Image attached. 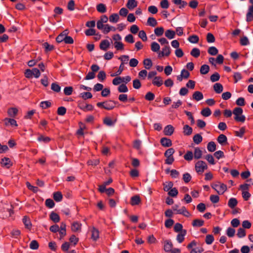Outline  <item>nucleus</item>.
Here are the masks:
<instances>
[{"mask_svg": "<svg viewBox=\"0 0 253 253\" xmlns=\"http://www.w3.org/2000/svg\"><path fill=\"white\" fill-rule=\"evenodd\" d=\"M175 151L173 148L168 149L165 153V156L166 157L165 163L168 165H171L174 162V158L172 156Z\"/></svg>", "mask_w": 253, "mask_h": 253, "instance_id": "nucleus-1", "label": "nucleus"}, {"mask_svg": "<svg viewBox=\"0 0 253 253\" xmlns=\"http://www.w3.org/2000/svg\"><path fill=\"white\" fill-rule=\"evenodd\" d=\"M195 168L197 173L202 174L208 169V166L204 161H198L195 164Z\"/></svg>", "mask_w": 253, "mask_h": 253, "instance_id": "nucleus-2", "label": "nucleus"}, {"mask_svg": "<svg viewBox=\"0 0 253 253\" xmlns=\"http://www.w3.org/2000/svg\"><path fill=\"white\" fill-rule=\"evenodd\" d=\"M172 210L175 211V214H181L186 217H189L191 215V214L186 210L185 207H182L179 208L178 205H175L172 207Z\"/></svg>", "mask_w": 253, "mask_h": 253, "instance_id": "nucleus-3", "label": "nucleus"}, {"mask_svg": "<svg viewBox=\"0 0 253 253\" xmlns=\"http://www.w3.org/2000/svg\"><path fill=\"white\" fill-rule=\"evenodd\" d=\"M211 187L220 195L223 194L227 190L226 185L223 183L214 184Z\"/></svg>", "mask_w": 253, "mask_h": 253, "instance_id": "nucleus-4", "label": "nucleus"}, {"mask_svg": "<svg viewBox=\"0 0 253 253\" xmlns=\"http://www.w3.org/2000/svg\"><path fill=\"white\" fill-rule=\"evenodd\" d=\"M171 53L170 48L169 45H165L162 50L158 53V57L169 56Z\"/></svg>", "mask_w": 253, "mask_h": 253, "instance_id": "nucleus-5", "label": "nucleus"}, {"mask_svg": "<svg viewBox=\"0 0 253 253\" xmlns=\"http://www.w3.org/2000/svg\"><path fill=\"white\" fill-rule=\"evenodd\" d=\"M82 224L79 222H73L71 226V230L74 232H80L81 231Z\"/></svg>", "mask_w": 253, "mask_h": 253, "instance_id": "nucleus-6", "label": "nucleus"}, {"mask_svg": "<svg viewBox=\"0 0 253 253\" xmlns=\"http://www.w3.org/2000/svg\"><path fill=\"white\" fill-rule=\"evenodd\" d=\"M0 164L2 167H5L7 169L9 168L12 165V163L9 158L7 157L1 159Z\"/></svg>", "mask_w": 253, "mask_h": 253, "instance_id": "nucleus-7", "label": "nucleus"}, {"mask_svg": "<svg viewBox=\"0 0 253 253\" xmlns=\"http://www.w3.org/2000/svg\"><path fill=\"white\" fill-rule=\"evenodd\" d=\"M116 102L111 100L104 102V109L110 110L113 109L116 105Z\"/></svg>", "mask_w": 253, "mask_h": 253, "instance_id": "nucleus-8", "label": "nucleus"}, {"mask_svg": "<svg viewBox=\"0 0 253 253\" xmlns=\"http://www.w3.org/2000/svg\"><path fill=\"white\" fill-rule=\"evenodd\" d=\"M152 84L159 87L161 86L163 84L162 78L160 76H155L152 80Z\"/></svg>", "mask_w": 253, "mask_h": 253, "instance_id": "nucleus-9", "label": "nucleus"}, {"mask_svg": "<svg viewBox=\"0 0 253 253\" xmlns=\"http://www.w3.org/2000/svg\"><path fill=\"white\" fill-rule=\"evenodd\" d=\"M174 131V127L171 125L167 126L164 129V133L166 135H171Z\"/></svg>", "mask_w": 253, "mask_h": 253, "instance_id": "nucleus-10", "label": "nucleus"}, {"mask_svg": "<svg viewBox=\"0 0 253 253\" xmlns=\"http://www.w3.org/2000/svg\"><path fill=\"white\" fill-rule=\"evenodd\" d=\"M18 110L15 107H11L7 110L8 115L12 118L15 117L18 114Z\"/></svg>", "mask_w": 253, "mask_h": 253, "instance_id": "nucleus-11", "label": "nucleus"}, {"mask_svg": "<svg viewBox=\"0 0 253 253\" xmlns=\"http://www.w3.org/2000/svg\"><path fill=\"white\" fill-rule=\"evenodd\" d=\"M141 202V199L139 195H135L131 198L130 204L132 206L137 205Z\"/></svg>", "mask_w": 253, "mask_h": 253, "instance_id": "nucleus-12", "label": "nucleus"}, {"mask_svg": "<svg viewBox=\"0 0 253 253\" xmlns=\"http://www.w3.org/2000/svg\"><path fill=\"white\" fill-rule=\"evenodd\" d=\"M192 98L196 101H199L203 99L204 96L201 92L196 91L194 92V93L193 94Z\"/></svg>", "mask_w": 253, "mask_h": 253, "instance_id": "nucleus-13", "label": "nucleus"}, {"mask_svg": "<svg viewBox=\"0 0 253 253\" xmlns=\"http://www.w3.org/2000/svg\"><path fill=\"white\" fill-rule=\"evenodd\" d=\"M161 143L164 147H170L172 145V142L170 139L166 137H163L161 139Z\"/></svg>", "mask_w": 253, "mask_h": 253, "instance_id": "nucleus-14", "label": "nucleus"}, {"mask_svg": "<svg viewBox=\"0 0 253 253\" xmlns=\"http://www.w3.org/2000/svg\"><path fill=\"white\" fill-rule=\"evenodd\" d=\"M110 46V42L108 40H103L100 43L101 49L106 51Z\"/></svg>", "mask_w": 253, "mask_h": 253, "instance_id": "nucleus-15", "label": "nucleus"}, {"mask_svg": "<svg viewBox=\"0 0 253 253\" xmlns=\"http://www.w3.org/2000/svg\"><path fill=\"white\" fill-rule=\"evenodd\" d=\"M3 121L5 126H8L9 124L12 126H18L16 121L12 118H6L3 120Z\"/></svg>", "mask_w": 253, "mask_h": 253, "instance_id": "nucleus-16", "label": "nucleus"}, {"mask_svg": "<svg viewBox=\"0 0 253 253\" xmlns=\"http://www.w3.org/2000/svg\"><path fill=\"white\" fill-rule=\"evenodd\" d=\"M137 5V2L135 0H128L126 3V7L129 9H133Z\"/></svg>", "mask_w": 253, "mask_h": 253, "instance_id": "nucleus-17", "label": "nucleus"}, {"mask_svg": "<svg viewBox=\"0 0 253 253\" xmlns=\"http://www.w3.org/2000/svg\"><path fill=\"white\" fill-rule=\"evenodd\" d=\"M217 140L219 143L222 145H223L224 144L227 143V138L224 134H221L218 136Z\"/></svg>", "mask_w": 253, "mask_h": 253, "instance_id": "nucleus-18", "label": "nucleus"}, {"mask_svg": "<svg viewBox=\"0 0 253 253\" xmlns=\"http://www.w3.org/2000/svg\"><path fill=\"white\" fill-rule=\"evenodd\" d=\"M172 248V244L170 241H166L164 243V250L167 252H170Z\"/></svg>", "mask_w": 253, "mask_h": 253, "instance_id": "nucleus-19", "label": "nucleus"}, {"mask_svg": "<svg viewBox=\"0 0 253 253\" xmlns=\"http://www.w3.org/2000/svg\"><path fill=\"white\" fill-rule=\"evenodd\" d=\"M238 201L237 199L235 198H230L228 203V206L231 209H233L237 205Z\"/></svg>", "mask_w": 253, "mask_h": 253, "instance_id": "nucleus-20", "label": "nucleus"}, {"mask_svg": "<svg viewBox=\"0 0 253 253\" xmlns=\"http://www.w3.org/2000/svg\"><path fill=\"white\" fill-rule=\"evenodd\" d=\"M194 157L196 159H199L201 158L202 156V151L198 147L195 148L194 152Z\"/></svg>", "mask_w": 253, "mask_h": 253, "instance_id": "nucleus-21", "label": "nucleus"}, {"mask_svg": "<svg viewBox=\"0 0 253 253\" xmlns=\"http://www.w3.org/2000/svg\"><path fill=\"white\" fill-rule=\"evenodd\" d=\"M213 89L217 93H220L222 92L223 87L222 85L220 83H215L213 85Z\"/></svg>", "mask_w": 253, "mask_h": 253, "instance_id": "nucleus-22", "label": "nucleus"}, {"mask_svg": "<svg viewBox=\"0 0 253 253\" xmlns=\"http://www.w3.org/2000/svg\"><path fill=\"white\" fill-rule=\"evenodd\" d=\"M186 234V231L184 230L181 231V232L177 235L176 237V240L179 243H182L184 241V236H185Z\"/></svg>", "mask_w": 253, "mask_h": 253, "instance_id": "nucleus-23", "label": "nucleus"}, {"mask_svg": "<svg viewBox=\"0 0 253 253\" xmlns=\"http://www.w3.org/2000/svg\"><path fill=\"white\" fill-rule=\"evenodd\" d=\"M151 49L153 52H157L158 53L160 52V45L155 42H152L151 44Z\"/></svg>", "mask_w": 253, "mask_h": 253, "instance_id": "nucleus-24", "label": "nucleus"}, {"mask_svg": "<svg viewBox=\"0 0 253 253\" xmlns=\"http://www.w3.org/2000/svg\"><path fill=\"white\" fill-rule=\"evenodd\" d=\"M99 238V231L95 227H93L91 230V238L94 240H97Z\"/></svg>", "mask_w": 253, "mask_h": 253, "instance_id": "nucleus-25", "label": "nucleus"}, {"mask_svg": "<svg viewBox=\"0 0 253 253\" xmlns=\"http://www.w3.org/2000/svg\"><path fill=\"white\" fill-rule=\"evenodd\" d=\"M165 35L169 39H172L175 37V32L171 30H167L166 31Z\"/></svg>", "mask_w": 253, "mask_h": 253, "instance_id": "nucleus-26", "label": "nucleus"}, {"mask_svg": "<svg viewBox=\"0 0 253 253\" xmlns=\"http://www.w3.org/2000/svg\"><path fill=\"white\" fill-rule=\"evenodd\" d=\"M184 159L187 161H191L194 158L193 153L191 151H188L183 156Z\"/></svg>", "mask_w": 253, "mask_h": 253, "instance_id": "nucleus-27", "label": "nucleus"}, {"mask_svg": "<svg viewBox=\"0 0 253 253\" xmlns=\"http://www.w3.org/2000/svg\"><path fill=\"white\" fill-rule=\"evenodd\" d=\"M143 65L146 69H150L153 65L151 60L149 58L143 60Z\"/></svg>", "mask_w": 253, "mask_h": 253, "instance_id": "nucleus-28", "label": "nucleus"}, {"mask_svg": "<svg viewBox=\"0 0 253 253\" xmlns=\"http://www.w3.org/2000/svg\"><path fill=\"white\" fill-rule=\"evenodd\" d=\"M210 67L209 65L205 64L202 65L200 68V73L202 75H206L209 73Z\"/></svg>", "mask_w": 253, "mask_h": 253, "instance_id": "nucleus-29", "label": "nucleus"}, {"mask_svg": "<svg viewBox=\"0 0 253 253\" xmlns=\"http://www.w3.org/2000/svg\"><path fill=\"white\" fill-rule=\"evenodd\" d=\"M23 222L26 228L28 229H30L31 228L32 224L29 217L26 216H24L23 218Z\"/></svg>", "mask_w": 253, "mask_h": 253, "instance_id": "nucleus-30", "label": "nucleus"}, {"mask_svg": "<svg viewBox=\"0 0 253 253\" xmlns=\"http://www.w3.org/2000/svg\"><path fill=\"white\" fill-rule=\"evenodd\" d=\"M50 219L54 222L57 223L60 221V217L58 214L52 212L50 214Z\"/></svg>", "mask_w": 253, "mask_h": 253, "instance_id": "nucleus-31", "label": "nucleus"}, {"mask_svg": "<svg viewBox=\"0 0 253 253\" xmlns=\"http://www.w3.org/2000/svg\"><path fill=\"white\" fill-rule=\"evenodd\" d=\"M207 149L209 152H214L216 150V144L213 141L209 142L207 145Z\"/></svg>", "mask_w": 253, "mask_h": 253, "instance_id": "nucleus-32", "label": "nucleus"}, {"mask_svg": "<svg viewBox=\"0 0 253 253\" xmlns=\"http://www.w3.org/2000/svg\"><path fill=\"white\" fill-rule=\"evenodd\" d=\"M192 132V128L188 125H186L183 127V133L184 135H189Z\"/></svg>", "mask_w": 253, "mask_h": 253, "instance_id": "nucleus-33", "label": "nucleus"}, {"mask_svg": "<svg viewBox=\"0 0 253 253\" xmlns=\"http://www.w3.org/2000/svg\"><path fill=\"white\" fill-rule=\"evenodd\" d=\"M114 45L117 50H123L124 49V44L121 42H115Z\"/></svg>", "mask_w": 253, "mask_h": 253, "instance_id": "nucleus-34", "label": "nucleus"}, {"mask_svg": "<svg viewBox=\"0 0 253 253\" xmlns=\"http://www.w3.org/2000/svg\"><path fill=\"white\" fill-rule=\"evenodd\" d=\"M116 30V29L115 27L111 26L108 24H106L104 26V28L103 29V32L104 34H107L111 31H115Z\"/></svg>", "mask_w": 253, "mask_h": 253, "instance_id": "nucleus-35", "label": "nucleus"}, {"mask_svg": "<svg viewBox=\"0 0 253 253\" xmlns=\"http://www.w3.org/2000/svg\"><path fill=\"white\" fill-rule=\"evenodd\" d=\"M53 198L56 202H60L63 198L62 194L60 192H56L53 194Z\"/></svg>", "mask_w": 253, "mask_h": 253, "instance_id": "nucleus-36", "label": "nucleus"}, {"mask_svg": "<svg viewBox=\"0 0 253 253\" xmlns=\"http://www.w3.org/2000/svg\"><path fill=\"white\" fill-rule=\"evenodd\" d=\"M204 221L202 219H195L193 221L192 225L194 227H201L204 225Z\"/></svg>", "mask_w": 253, "mask_h": 253, "instance_id": "nucleus-37", "label": "nucleus"}, {"mask_svg": "<svg viewBox=\"0 0 253 253\" xmlns=\"http://www.w3.org/2000/svg\"><path fill=\"white\" fill-rule=\"evenodd\" d=\"M119 19V16L117 13H114L109 17V21L112 23H117Z\"/></svg>", "mask_w": 253, "mask_h": 253, "instance_id": "nucleus-38", "label": "nucleus"}, {"mask_svg": "<svg viewBox=\"0 0 253 253\" xmlns=\"http://www.w3.org/2000/svg\"><path fill=\"white\" fill-rule=\"evenodd\" d=\"M193 139L195 143L199 144L202 141L203 137L200 134H196L193 136Z\"/></svg>", "mask_w": 253, "mask_h": 253, "instance_id": "nucleus-39", "label": "nucleus"}, {"mask_svg": "<svg viewBox=\"0 0 253 253\" xmlns=\"http://www.w3.org/2000/svg\"><path fill=\"white\" fill-rule=\"evenodd\" d=\"M173 2L174 4L179 5V8L184 7L187 4L186 1L182 0H173Z\"/></svg>", "mask_w": 253, "mask_h": 253, "instance_id": "nucleus-40", "label": "nucleus"}, {"mask_svg": "<svg viewBox=\"0 0 253 253\" xmlns=\"http://www.w3.org/2000/svg\"><path fill=\"white\" fill-rule=\"evenodd\" d=\"M97 10L100 13H104L106 11V7L104 4L99 3L96 6Z\"/></svg>", "mask_w": 253, "mask_h": 253, "instance_id": "nucleus-41", "label": "nucleus"}, {"mask_svg": "<svg viewBox=\"0 0 253 253\" xmlns=\"http://www.w3.org/2000/svg\"><path fill=\"white\" fill-rule=\"evenodd\" d=\"M188 40L189 41V42L191 43H196L198 42L199 38L198 36L193 35L190 36L188 38Z\"/></svg>", "mask_w": 253, "mask_h": 253, "instance_id": "nucleus-42", "label": "nucleus"}, {"mask_svg": "<svg viewBox=\"0 0 253 253\" xmlns=\"http://www.w3.org/2000/svg\"><path fill=\"white\" fill-rule=\"evenodd\" d=\"M79 107L84 111H92L93 109V106L91 104H86L85 105H80Z\"/></svg>", "mask_w": 253, "mask_h": 253, "instance_id": "nucleus-43", "label": "nucleus"}, {"mask_svg": "<svg viewBox=\"0 0 253 253\" xmlns=\"http://www.w3.org/2000/svg\"><path fill=\"white\" fill-rule=\"evenodd\" d=\"M116 122V120L113 121L112 119L109 117H106L103 120V123L104 124L108 126H113Z\"/></svg>", "mask_w": 253, "mask_h": 253, "instance_id": "nucleus-44", "label": "nucleus"}, {"mask_svg": "<svg viewBox=\"0 0 253 253\" xmlns=\"http://www.w3.org/2000/svg\"><path fill=\"white\" fill-rule=\"evenodd\" d=\"M147 24L152 27H155L157 25L156 20L153 17H149L147 20Z\"/></svg>", "mask_w": 253, "mask_h": 253, "instance_id": "nucleus-45", "label": "nucleus"}, {"mask_svg": "<svg viewBox=\"0 0 253 253\" xmlns=\"http://www.w3.org/2000/svg\"><path fill=\"white\" fill-rule=\"evenodd\" d=\"M190 54L192 56L197 58L200 56V51L197 48H194L191 50Z\"/></svg>", "mask_w": 253, "mask_h": 253, "instance_id": "nucleus-46", "label": "nucleus"}, {"mask_svg": "<svg viewBox=\"0 0 253 253\" xmlns=\"http://www.w3.org/2000/svg\"><path fill=\"white\" fill-rule=\"evenodd\" d=\"M42 46L45 48L46 52L51 51L54 49V46L53 45L49 44L46 42L42 44Z\"/></svg>", "mask_w": 253, "mask_h": 253, "instance_id": "nucleus-47", "label": "nucleus"}, {"mask_svg": "<svg viewBox=\"0 0 253 253\" xmlns=\"http://www.w3.org/2000/svg\"><path fill=\"white\" fill-rule=\"evenodd\" d=\"M201 113L204 117H209L211 115V112L209 108H206L202 110Z\"/></svg>", "mask_w": 253, "mask_h": 253, "instance_id": "nucleus-48", "label": "nucleus"}, {"mask_svg": "<svg viewBox=\"0 0 253 253\" xmlns=\"http://www.w3.org/2000/svg\"><path fill=\"white\" fill-rule=\"evenodd\" d=\"M80 96L84 99L85 100L89 98H91L92 95L89 92H84L80 94Z\"/></svg>", "mask_w": 253, "mask_h": 253, "instance_id": "nucleus-49", "label": "nucleus"}, {"mask_svg": "<svg viewBox=\"0 0 253 253\" xmlns=\"http://www.w3.org/2000/svg\"><path fill=\"white\" fill-rule=\"evenodd\" d=\"M173 183L172 182H168L164 184V190L165 191H169L170 189H172L173 186Z\"/></svg>", "mask_w": 253, "mask_h": 253, "instance_id": "nucleus-50", "label": "nucleus"}, {"mask_svg": "<svg viewBox=\"0 0 253 253\" xmlns=\"http://www.w3.org/2000/svg\"><path fill=\"white\" fill-rule=\"evenodd\" d=\"M164 29L163 27H158L154 30V33L157 36L160 37L163 35Z\"/></svg>", "mask_w": 253, "mask_h": 253, "instance_id": "nucleus-51", "label": "nucleus"}, {"mask_svg": "<svg viewBox=\"0 0 253 253\" xmlns=\"http://www.w3.org/2000/svg\"><path fill=\"white\" fill-rule=\"evenodd\" d=\"M208 53L211 55H215L218 53L217 49L214 46H211L208 49Z\"/></svg>", "mask_w": 253, "mask_h": 253, "instance_id": "nucleus-52", "label": "nucleus"}, {"mask_svg": "<svg viewBox=\"0 0 253 253\" xmlns=\"http://www.w3.org/2000/svg\"><path fill=\"white\" fill-rule=\"evenodd\" d=\"M51 89L55 92H59L61 90V87L57 83H54L51 85Z\"/></svg>", "mask_w": 253, "mask_h": 253, "instance_id": "nucleus-53", "label": "nucleus"}, {"mask_svg": "<svg viewBox=\"0 0 253 253\" xmlns=\"http://www.w3.org/2000/svg\"><path fill=\"white\" fill-rule=\"evenodd\" d=\"M124 65H123V64H121L119 67L118 70L115 73L111 74V76L115 77V76H117L118 75H120L121 74V73L124 71Z\"/></svg>", "mask_w": 253, "mask_h": 253, "instance_id": "nucleus-54", "label": "nucleus"}, {"mask_svg": "<svg viewBox=\"0 0 253 253\" xmlns=\"http://www.w3.org/2000/svg\"><path fill=\"white\" fill-rule=\"evenodd\" d=\"M119 59L121 61V64L124 65L125 64H126L128 61L129 57L128 55H122L119 58Z\"/></svg>", "mask_w": 253, "mask_h": 253, "instance_id": "nucleus-55", "label": "nucleus"}, {"mask_svg": "<svg viewBox=\"0 0 253 253\" xmlns=\"http://www.w3.org/2000/svg\"><path fill=\"white\" fill-rule=\"evenodd\" d=\"M73 91V88L72 86L65 87L64 89V93L66 95H70Z\"/></svg>", "mask_w": 253, "mask_h": 253, "instance_id": "nucleus-56", "label": "nucleus"}, {"mask_svg": "<svg viewBox=\"0 0 253 253\" xmlns=\"http://www.w3.org/2000/svg\"><path fill=\"white\" fill-rule=\"evenodd\" d=\"M69 241L71 244L75 246L79 242V238H77L75 235H72L70 238Z\"/></svg>", "mask_w": 253, "mask_h": 253, "instance_id": "nucleus-57", "label": "nucleus"}, {"mask_svg": "<svg viewBox=\"0 0 253 253\" xmlns=\"http://www.w3.org/2000/svg\"><path fill=\"white\" fill-rule=\"evenodd\" d=\"M214 240V238L212 235H208L206 237L205 242L208 245L212 244Z\"/></svg>", "mask_w": 253, "mask_h": 253, "instance_id": "nucleus-58", "label": "nucleus"}, {"mask_svg": "<svg viewBox=\"0 0 253 253\" xmlns=\"http://www.w3.org/2000/svg\"><path fill=\"white\" fill-rule=\"evenodd\" d=\"M233 113L235 117H237L243 113V109L240 107H236L233 110Z\"/></svg>", "mask_w": 253, "mask_h": 253, "instance_id": "nucleus-59", "label": "nucleus"}, {"mask_svg": "<svg viewBox=\"0 0 253 253\" xmlns=\"http://www.w3.org/2000/svg\"><path fill=\"white\" fill-rule=\"evenodd\" d=\"M26 186L29 190L34 193H37L39 191V189L37 187L32 186L29 182H26Z\"/></svg>", "mask_w": 253, "mask_h": 253, "instance_id": "nucleus-60", "label": "nucleus"}, {"mask_svg": "<svg viewBox=\"0 0 253 253\" xmlns=\"http://www.w3.org/2000/svg\"><path fill=\"white\" fill-rule=\"evenodd\" d=\"M245 132V128L244 127H241L239 131H235L236 136L242 137Z\"/></svg>", "mask_w": 253, "mask_h": 253, "instance_id": "nucleus-61", "label": "nucleus"}, {"mask_svg": "<svg viewBox=\"0 0 253 253\" xmlns=\"http://www.w3.org/2000/svg\"><path fill=\"white\" fill-rule=\"evenodd\" d=\"M220 76L217 73H215L211 76V80L212 82L218 81L219 80Z\"/></svg>", "mask_w": 253, "mask_h": 253, "instance_id": "nucleus-62", "label": "nucleus"}, {"mask_svg": "<svg viewBox=\"0 0 253 253\" xmlns=\"http://www.w3.org/2000/svg\"><path fill=\"white\" fill-rule=\"evenodd\" d=\"M30 248L32 250H37L39 248V244L36 240H33L30 244Z\"/></svg>", "mask_w": 253, "mask_h": 253, "instance_id": "nucleus-63", "label": "nucleus"}, {"mask_svg": "<svg viewBox=\"0 0 253 253\" xmlns=\"http://www.w3.org/2000/svg\"><path fill=\"white\" fill-rule=\"evenodd\" d=\"M207 41L209 43L214 42L215 38L212 34L209 33L207 34Z\"/></svg>", "mask_w": 253, "mask_h": 253, "instance_id": "nucleus-64", "label": "nucleus"}]
</instances>
